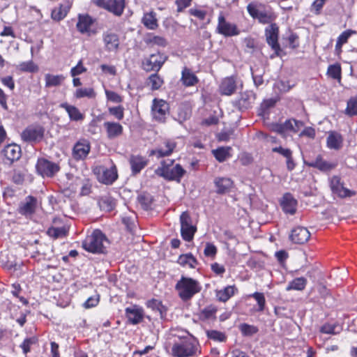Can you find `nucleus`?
<instances>
[{"mask_svg": "<svg viewBox=\"0 0 357 357\" xmlns=\"http://www.w3.org/2000/svg\"><path fill=\"white\" fill-rule=\"evenodd\" d=\"M247 10L253 19L259 20L260 22H271L276 18L275 14L269 6L258 1L248 3Z\"/></svg>", "mask_w": 357, "mask_h": 357, "instance_id": "3", "label": "nucleus"}, {"mask_svg": "<svg viewBox=\"0 0 357 357\" xmlns=\"http://www.w3.org/2000/svg\"><path fill=\"white\" fill-rule=\"evenodd\" d=\"M71 8V3L68 0L65 4H60L54 8L51 13V17L54 21H61L67 15Z\"/></svg>", "mask_w": 357, "mask_h": 357, "instance_id": "25", "label": "nucleus"}, {"mask_svg": "<svg viewBox=\"0 0 357 357\" xmlns=\"http://www.w3.org/2000/svg\"><path fill=\"white\" fill-rule=\"evenodd\" d=\"M330 188L333 194L340 198L351 197L356 195L354 191L344 188L341 178L337 176H333L330 178Z\"/></svg>", "mask_w": 357, "mask_h": 357, "instance_id": "10", "label": "nucleus"}, {"mask_svg": "<svg viewBox=\"0 0 357 357\" xmlns=\"http://www.w3.org/2000/svg\"><path fill=\"white\" fill-rule=\"evenodd\" d=\"M278 33L279 29L277 24H271L266 29V39L267 43L274 50L276 56L280 55L281 52L280 46L278 43Z\"/></svg>", "mask_w": 357, "mask_h": 357, "instance_id": "13", "label": "nucleus"}, {"mask_svg": "<svg viewBox=\"0 0 357 357\" xmlns=\"http://www.w3.org/2000/svg\"><path fill=\"white\" fill-rule=\"evenodd\" d=\"M176 143L172 139H165L155 149L150 152V155H155L157 158H163L170 155L175 148Z\"/></svg>", "mask_w": 357, "mask_h": 357, "instance_id": "16", "label": "nucleus"}, {"mask_svg": "<svg viewBox=\"0 0 357 357\" xmlns=\"http://www.w3.org/2000/svg\"><path fill=\"white\" fill-rule=\"evenodd\" d=\"M307 280L305 278H296L289 282L286 287V290L288 291L291 290L302 291L305 288Z\"/></svg>", "mask_w": 357, "mask_h": 357, "instance_id": "39", "label": "nucleus"}, {"mask_svg": "<svg viewBox=\"0 0 357 357\" xmlns=\"http://www.w3.org/2000/svg\"><path fill=\"white\" fill-rule=\"evenodd\" d=\"M163 82V79L157 73L151 75L147 80V84L151 86L153 91L159 89Z\"/></svg>", "mask_w": 357, "mask_h": 357, "instance_id": "42", "label": "nucleus"}, {"mask_svg": "<svg viewBox=\"0 0 357 357\" xmlns=\"http://www.w3.org/2000/svg\"><path fill=\"white\" fill-rule=\"evenodd\" d=\"M213 183L216 188L215 192L220 195L228 193L234 186L233 181L227 177H216Z\"/></svg>", "mask_w": 357, "mask_h": 357, "instance_id": "19", "label": "nucleus"}, {"mask_svg": "<svg viewBox=\"0 0 357 357\" xmlns=\"http://www.w3.org/2000/svg\"><path fill=\"white\" fill-rule=\"evenodd\" d=\"M124 109L121 106L109 107V112L113 115L116 119L121 120L124 116Z\"/></svg>", "mask_w": 357, "mask_h": 357, "instance_id": "57", "label": "nucleus"}, {"mask_svg": "<svg viewBox=\"0 0 357 357\" xmlns=\"http://www.w3.org/2000/svg\"><path fill=\"white\" fill-rule=\"evenodd\" d=\"M231 148L230 146L220 147L215 150H213V154L215 159L222 162L231 157L230 151Z\"/></svg>", "mask_w": 357, "mask_h": 357, "instance_id": "38", "label": "nucleus"}, {"mask_svg": "<svg viewBox=\"0 0 357 357\" xmlns=\"http://www.w3.org/2000/svg\"><path fill=\"white\" fill-rule=\"evenodd\" d=\"M303 126V123L302 121L295 119L287 120L284 123V126L286 128L287 131L289 130L294 132H297Z\"/></svg>", "mask_w": 357, "mask_h": 357, "instance_id": "43", "label": "nucleus"}, {"mask_svg": "<svg viewBox=\"0 0 357 357\" xmlns=\"http://www.w3.org/2000/svg\"><path fill=\"white\" fill-rule=\"evenodd\" d=\"M192 0H176L175 3L177 6V11L181 12L185 8L189 7Z\"/></svg>", "mask_w": 357, "mask_h": 357, "instance_id": "63", "label": "nucleus"}, {"mask_svg": "<svg viewBox=\"0 0 357 357\" xmlns=\"http://www.w3.org/2000/svg\"><path fill=\"white\" fill-rule=\"evenodd\" d=\"M174 162V160L170 159L162 160L160 166L155 171V174L167 181L179 183L186 172L179 164L173 166Z\"/></svg>", "mask_w": 357, "mask_h": 357, "instance_id": "1", "label": "nucleus"}, {"mask_svg": "<svg viewBox=\"0 0 357 357\" xmlns=\"http://www.w3.org/2000/svg\"><path fill=\"white\" fill-rule=\"evenodd\" d=\"M241 333L245 335H252L258 331L257 327L247 324H243L240 326Z\"/></svg>", "mask_w": 357, "mask_h": 357, "instance_id": "54", "label": "nucleus"}, {"mask_svg": "<svg viewBox=\"0 0 357 357\" xmlns=\"http://www.w3.org/2000/svg\"><path fill=\"white\" fill-rule=\"evenodd\" d=\"M104 41L107 50L116 51L119 45L118 36L114 33H107L105 36Z\"/></svg>", "mask_w": 357, "mask_h": 357, "instance_id": "37", "label": "nucleus"}, {"mask_svg": "<svg viewBox=\"0 0 357 357\" xmlns=\"http://www.w3.org/2000/svg\"><path fill=\"white\" fill-rule=\"evenodd\" d=\"M38 342V338L35 336L26 338L21 344L20 347L22 348L23 353L26 354L31 350V347Z\"/></svg>", "mask_w": 357, "mask_h": 357, "instance_id": "46", "label": "nucleus"}, {"mask_svg": "<svg viewBox=\"0 0 357 357\" xmlns=\"http://www.w3.org/2000/svg\"><path fill=\"white\" fill-rule=\"evenodd\" d=\"M238 105L240 109H245L251 106V102L247 96L243 95L238 100Z\"/></svg>", "mask_w": 357, "mask_h": 357, "instance_id": "61", "label": "nucleus"}, {"mask_svg": "<svg viewBox=\"0 0 357 357\" xmlns=\"http://www.w3.org/2000/svg\"><path fill=\"white\" fill-rule=\"evenodd\" d=\"M103 127L109 139L118 137L123 133V126L119 123L106 121L103 123Z\"/></svg>", "mask_w": 357, "mask_h": 357, "instance_id": "23", "label": "nucleus"}, {"mask_svg": "<svg viewBox=\"0 0 357 357\" xmlns=\"http://www.w3.org/2000/svg\"><path fill=\"white\" fill-rule=\"evenodd\" d=\"M189 13L199 20H204L208 15V11L200 8H190Z\"/></svg>", "mask_w": 357, "mask_h": 357, "instance_id": "55", "label": "nucleus"}, {"mask_svg": "<svg viewBox=\"0 0 357 357\" xmlns=\"http://www.w3.org/2000/svg\"><path fill=\"white\" fill-rule=\"evenodd\" d=\"M76 26L81 33L87 36L96 34L98 31L96 24H76Z\"/></svg>", "mask_w": 357, "mask_h": 357, "instance_id": "40", "label": "nucleus"}, {"mask_svg": "<svg viewBox=\"0 0 357 357\" xmlns=\"http://www.w3.org/2000/svg\"><path fill=\"white\" fill-rule=\"evenodd\" d=\"M75 96L77 98H82L84 97L93 98L96 96V93L92 88H80L76 90Z\"/></svg>", "mask_w": 357, "mask_h": 357, "instance_id": "44", "label": "nucleus"}, {"mask_svg": "<svg viewBox=\"0 0 357 357\" xmlns=\"http://www.w3.org/2000/svg\"><path fill=\"white\" fill-rule=\"evenodd\" d=\"M146 43L152 45H158L160 47H165L167 45V41L164 38L157 36H149L146 39Z\"/></svg>", "mask_w": 357, "mask_h": 357, "instance_id": "47", "label": "nucleus"}, {"mask_svg": "<svg viewBox=\"0 0 357 357\" xmlns=\"http://www.w3.org/2000/svg\"><path fill=\"white\" fill-rule=\"evenodd\" d=\"M36 199L33 197H28L26 202L20 206L19 211L22 215H31L35 211Z\"/></svg>", "mask_w": 357, "mask_h": 357, "instance_id": "32", "label": "nucleus"}, {"mask_svg": "<svg viewBox=\"0 0 357 357\" xmlns=\"http://www.w3.org/2000/svg\"><path fill=\"white\" fill-rule=\"evenodd\" d=\"M86 71V68L83 66L82 61L80 60L76 66L73 67L70 70V75L72 77H75L77 75H79L83 73Z\"/></svg>", "mask_w": 357, "mask_h": 357, "instance_id": "58", "label": "nucleus"}, {"mask_svg": "<svg viewBox=\"0 0 357 357\" xmlns=\"http://www.w3.org/2000/svg\"><path fill=\"white\" fill-rule=\"evenodd\" d=\"M328 75L333 79H340L341 67L339 64L329 66L327 71Z\"/></svg>", "mask_w": 357, "mask_h": 357, "instance_id": "50", "label": "nucleus"}, {"mask_svg": "<svg viewBox=\"0 0 357 357\" xmlns=\"http://www.w3.org/2000/svg\"><path fill=\"white\" fill-rule=\"evenodd\" d=\"M99 303V296L89 297L84 303V307L86 309L95 307Z\"/></svg>", "mask_w": 357, "mask_h": 357, "instance_id": "62", "label": "nucleus"}, {"mask_svg": "<svg viewBox=\"0 0 357 357\" xmlns=\"http://www.w3.org/2000/svg\"><path fill=\"white\" fill-rule=\"evenodd\" d=\"M126 314L130 323L132 324L140 323L144 318L143 309L137 305L127 307L126 309Z\"/></svg>", "mask_w": 357, "mask_h": 357, "instance_id": "20", "label": "nucleus"}, {"mask_svg": "<svg viewBox=\"0 0 357 357\" xmlns=\"http://www.w3.org/2000/svg\"><path fill=\"white\" fill-rule=\"evenodd\" d=\"M3 153L8 160L13 162L21 157V148L16 144H9L4 147Z\"/></svg>", "mask_w": 357, "mask_h": 357, "instance_id": "27", "label": "nucleus"}, {"mask_svg": "<svg viewBox=\"0 0 357 357\" xmlns=\"http://www.w3.org/2000/svg\"><path fill=\"white\" fill-rule=\"evenodd\" d=\"M60 106L67 112L71 121H79L84 119V115L75 106L68 105L66 102L61 104Z\"/></svg>", "mask_w": 357, "mask_h": 357, "instance_id": "30", "label": "nucleus"}, {"mask_svg": "<svg viewBox=\"0 0 357 357\" xmlns=\"http://www.w3.org/2000/svg\"><path fill=\"white\" fill-rule=\"evenodd\" d=\"M167 60V56L158 52L151 54L142 61V68L146 72H158Z\"/></svg>", "mask_w": 357, "mask_h": 357, "instance_id": "8", "label": "nucleus"}, {"mask_svg": "<svg viewBox=\"0 0 357 357\" xmlns=\"http://www.w3.org/2000/svg\"><path fill=\"white\" fill-rule=\"evenodd\" d=\"M281 206L284 213L294 215L296 211L297 201L291 194L286 193L282 197Z\"/></svg>", "mask_w": 357, "mask_h": 357, "instance_id": "21", "label": "nucleus"}, {"mask_svg": "<svg viewBox=\"0 0 357 357\" xmlns=\"http://www.w3.org/2000/svg\"><path fill=\"white\" fill-rule=\"evenodd\" d=\"M236 89V80L233 77H228L222 79L219 91L222 95L231 96Z\"/></svg>", "mask_w": 357, "mask_h": 357, "instance_id": "22", "label": "nucleus"}, {"mask_svg": "<svg viewBox=\"0 0 357 357\" xmlns=\"http://www.w3.org/2000/svg\"><path fill=\"white\" fill-rule=\"evenodd\" d=\"M346 114L349 116L357 115V98H351L349 100Z\"/></svg>", "mask_w": 357, "mask_h": 357, "instance_id": "49", "label": "nucleus"}, {"mask_svg": "<svg viewBox=\"0 0 357 357\" xmlns=\"http://www.w3.org/2000/svg\"><path fill=\"white\" fill-rule=\"evenodd\" d=\"M177 262L182 266H188L191 268H195L198 264L197 260L191 253L181 255Z\"/></svg>", "mask_w": 357, "mask_h": 357, "instance_id": "36", "label": "nucleus"}, {"mask_svg": "<svg viewBox=\"0 0 357 357\" xmlns=\"http://www.w3.org/2000/svg\"><path fill=\"white\" fill-rule=\"evenodd\" d=\"M272 151L278 153L286 158L287 168L289 171H291L294 169L296 165L292 157V151L291 149L279 146L273 147Z\"/></svg>", "mask_w": 357, "mask_h": 357, "instance_id": "24", "label": "nucleus"}, {"mask_svg": "<svg viewBox=\"0 0 357 357\" xmlns=\"http://www.w3.org/2000/svg\"><path fill=\"white\" fill-rule=\"evenodd\" d=\"M59 166L44 158L38 160L36 169L43 176L52 177L59 171Z\"/></svg>", "mask_w": 357, "mask_h": 357, "instance_id": "15", "label": "nucleus"}, {"mask_svg": "<svg viewBox=\"0 0 357 357\" xmlns=\"http://www.w3.org/2000/svg\"><path fill=\"white\" fill-rule=\"evenodd\" d=\"M310 237V233L306 227H297L294 228L291 233V240L298 244H303L306 243Z\"/></svg>", "mask_w": 357, "mask_h": 357, "instance_id": "18", "label": "nucleus"}, {"mask_svg": "<svg viewBox=\"0 0 357 357\" xmlns=\"http://www.w3.org/2000/svg\"><path fill=\"white\" fill-rule=\"evenodd\" d=\"M207 337L214 341L225 342L226 340L225 335L218 331L210 330L206 331Z\"/></svg>", "mask_w": 357, "mask_h": 357, "instance_id": "48", "label": "nucleus"}, {"mask_svg": "<svg viewBox=\"0 0 357 357\" xmlns=\"http://www.w3.org/2000/svg\"><path fill=\"white\" fill-rule=\"evenodd\" d=\"M107 241L103 233L99 229H96L86 237L82 243V247L92 253H102L105 249L104 243Z\"/></svg>", "mask_w": 357, "mask_h": 357, "instance_id": "4", "label": "nucleus"}, {"mask_svg": "<svg viewBox=\"0 0 357 357\" xmlns=\"http://www.w3.org/2000/svg\"><path fill=\"white\" fill-rule=\"evenodd\" d=\"M325 3L324 0H314L310 6V12L315 15H319Z\"/></svg>", "mask_w": 357, "mask_h": 357, "instance_id": "52", "label": "nucleus"}, {"mask_svg": "<svg viewBox=\"0 0 357 357\" xmlns=\"http://www.w3.org/2000/svg\"><path fill=\"white\" fill-rule=\"evenodd\" d=\"M99 203L102 208L108 211L113 210L115 206L114 201L109 197L102 199Z\"/></svg>", "mask_w": 357, "mask_h": 357, "instance_id": "53", "label": "nucleus"}, {"mask_svg": "<svg viewBox=\"0 0 357 357\" xmlns=\"http://www.w3.org/2000/svg\"><path fill=\"white\" fill-rule=\"evenodd\" d=\"M218 250L215 245L211 243H206L204 254L206 257L214 258L217 254Z\"/></svg>", "mask_w": 357, "mask_h": 357, "instance_id": "56", "label": "nucleus"}, {"mask_svg": "<svg viewBox=\"0 0 357 357\" xmlns=\"http://www.w3.org/2000/svg\"><path fill=\"white\" fill-rule=\"evenodd\" d=\"M155 13L153 11L146 13L144 15L142 22H157Z\"/></svg>", "mask_w": 357, "mask_h": 357, "instance_id": "64", "label": "nucleus"}, {"mask_svg": "<svg viewBox=\"0 0 357 357\" xmlns=\"http://www.w3.org/2000/svg\"><path fill=\"white\" fill-rule=\"evenodd\" d=\"M151 109L153 118L158 122H164L169 112V104L164 100L155 98Z\"/></svg>", "mask_w": 357, "mask_h": 357, "instance_id": "14", "label": "nucleus"}, {"mask_svg": "<svg viewBox=\"0 0 357 357\" xmlns=\"http://www.w3.org/2000/svg\"><path fill=\"white\" fill-rule=\"evenodd\" d=\"M105 94L107 100L111 102L119 103L123 101L122 98L114 91L105 90Z\"/></svg>", "mask_w": 357, "mask_h": 357, "instance_id": "59", "label": "nucleus"}, {"mask_svg": "<svg viewBox=\"0 0 357 357\" xmlns=\"http://www.w3.org/2000/svg\"><path fill=\"white\" fill-rule=\"evenodd\" d=\"M304 163L308 167L317 168L322 172L330 171L336 167L335 163L326 161L320 154L317 155L315 157L310 154L307 155L304 160Z\"/></svg>", "mask_w": 357, "mask_h": 357, "instance_id": "9", "label": "nucleus"}, {"mask_svg": "<svg viewBox=\"0 0 357 357\" xmlns=\"http://www.w3.org/2000/svg\"><path fill=\"white\" fill-rule=\"evenodd\" d=\"M45 130L39 126H31L26 128L21 134L22 139L26 142L36 143L40 142L44 137Z\"/></svg>", "mask_w": 357, "mask_h": 357, "instance_id": "11", "label": "nucleus"}, {"mask_svg": "<svg viewBox=\"0 0 357 357\" xmlns=\"http://www.w3.org/2000/svg\"><path fill=\"white\" fill-rule=\"evenodd\" d=\"M218 32L225 36L238 35L239 31L234 24H218Z\"/></svg>", "mask_w": 357, "mask_h": 357, "instance_id": "35", "label": "nucleus"}, {"mask_svg": "<svg viewBox=\"0 0 357 357\" xmlns=\"http://www.w3.org/2000/svg\"><path fill=\"white\" fill-rule=\"evenodd\" d=\"M197 349V343L195 340L183 337L174 344L172 353L176 357H190L195 355Z\"/></svg>", "mask_w": 357, "mask_h": 357, "instance_id": "5", "label": "nucleus"}, {"mask_svg": "<svg viewBox=\"0 0 357 357\" xmlns=\"http://www.w3.org/2000/svg\"><path fill=\"white\" fill-rule=\"evenodd\" d=\"M96 4L116 16H120L125 8V0H96Z\"/></svg>", "mask_w": 357, "mask_h": 357, "instance_id": "12", "label": "nucleus"}, {"mask_svg": "<svg viewBox=\"0 0 357 357\" xmlns=\"http://www.w3.org/2000/svg\"><path fill=\"white\" fill-rule=\"evenodd\" d=\"M251 297L254 298L259 305L258 311L262 312L264 310L266 305V300L264 294L259 292H255L250 295Z\"/></svg>", "mask_w": 357, "mask_h": 357, "instance_id": "51", "label": "nucleus"}, {"mask_svg": "<svg viewBox=\"0 0 357 357\" xmlns=\"http://www.w3.org/2000/svg\"><path fill=\"white\" fill-rule=\"evenodd\" d=\"M175 288L183 301H189L202 289L198 281L185 276H182L177 282Z\"/></svg>", "mask_w": 357, "mask_h": 357, "instance_id": "2", "label": "nucleus"}, {"mask_svg": "<svg viewBox=\"0 0 357 357\" xmlns=\"http://www.w3.org/2000/svg\"><path fill=\"white\" fill-rule=\"evenodd\" d=\"M355 33V31H353L351 30L344 31L337 38V41L339 42V45H344L346 43H347L349 38Z\"/></svg>", "mask_w": 357, "mask_h": 357, "instance_id": "60", "label": "nucleus"}, {"mask_svg": "<svg viewBox=\"0 0 357 357\" xmlns=\"http://www.w3.org/2000/svg\"><path fill=\"white\" fill-rule=\"evenodd\" d=\"M218 307L213 305H210L202 309L199 314V317L202 321L215 320L216 319V312Z\"/></svg>", "mask_w": 357, "mask_h": 357, "instance_id": "33", "label": "nucleus"}, {"mask_svg": "<svg viewBox=\"0 0 357 357\" xmlns=\"http://www.w3.org/2000/svg\"><path fill=\"white\" fill-rule=\"evenodd\" d=\"M97 179L102 183L109 185L113 183L118 178L117 169L113 165L110 168L99 165L93 169Z\"/></svg>", "mask_w": 357, "mask_h": 357, "instance_id": "6", "label": "nucleus"}, {"mask_svg": "<svg viewBox=\"0 0 357 357\" xmlns=\"http://www.w3.org/2000/svg\"><path fill=\"white\" fill-rule=\"evenodd\" d=\"M237 291L235 286H227L223 289L216 291V296L218 301L221 302L227 301Z\"/></svg>", "mask_w": 357, "mask_h": 357, "instance_id": "34", "label": "nucleus"}, {"mask_svg": "<svg viewBox=\"0 0 357 357\" xmlns=\"http://www.w3.org/2000/svg\"><path fill=\"white\" fill-rule=\"evenodd\" d=\"M181 80L185 86H192L199 82L198 77L191 71L190 69L185 67L181 73Z\"/></svg>", "mask_w": 357, "mask_h": 357, "instance_id": "29", "label": "nucleus"}, {"mask_svg": "<svg viewBox=\"0 0 357 357\" xmlns=\"http://www.w3.org/2000/svg\"><path fill=\"white\" fill-rule=\"evenodd\" d=\"M17 69L22 73H36L38 66L33 61H24L17 66Z\"/></svg>", "mask_w": 357, "mask_h": 357, "instance_id": "41", "label": "nucleus"}, {"mask_svg": "<svg viewBox=\"0 0 357 357\" xmlns=\"http://www.w3.org/2000/svg\"><path fill=\"white\" fill-rule=\"evenodd\" d=\"M66 77L63 75H53L47 73L45 75V86L46 88L59 86L63 84Z\"/></svg>", "mask_w": 357, "mask_h": 357, "instance_id": "31", "label": "nucleus"}, {"mask_svg": "<svg viewBox=\"0 0 357 357\" xmlns=\"http://www.w3.org/2000/svg\"><path fill=\"white\" fill-rule=\"evenodd\" d=\"M326 144L329 149L339 150L342 147L343 137L337 132H330L326 139Z\"/></svg>", "mask_w": 357, "mask_h": 357, "instance_id": "26", "label": "nucleus"}, {"mask_svg": "<svg viewBox=\"0 0 357 357\" xmlns=\"http://www.w3.org/2000/svg\"><path fill=\"white\" fill-rule=\"evenodd\" d=\"M180 222L182 238L185 241H191L197 231V227L192 225V218L188 212L185 211L181 213Z\"/></svg>", "mask_w": 357, "mask_h": 357, "instance_id": "7", "label": "nucleus"}, {"mask_svg": "<svg viewBox=\"0 0 357 357\" xmlns=\"http://www.w3.org/2000/svg\"><path fill=\"white\" fill-rule=\"evenodd\" d=\"M66 229L64 227H51L47 230V234L54 238H62L66 235Z\"/></svg>", "mask_w": 357, "mask_h": 357, "instance_id": "45", "label": "nucleus"}, {"mask_svg": "<svg viewBox=\"0 0 357 357\" xmlns=\"http://www.w3.org/2000/svg\"><path fill=\"white\" fill-rule=\"evenodd\" d=\"M132 172L137 174L147 165V160L140 155H131L129 159Z\"/></svg>", "mask_w": 357, "mask_h": 357, "instance_id": "28", "label": "nucleus"}, {"mask_svg": "<svg viewBox=\"0 0 357 357\" xmlns=\"http://www.w3.org/2000/svg\"><path fill=\"white\" fill-rule=\"evenodd\" d=\"M91 150L90 143L86 139L78 141L73 146L72 155L75 160H84Z\"/></svg>", "mask_w": 357, "mask_h": 357, "instance_id": "17", "label": "nucleus"}]
</instances>
